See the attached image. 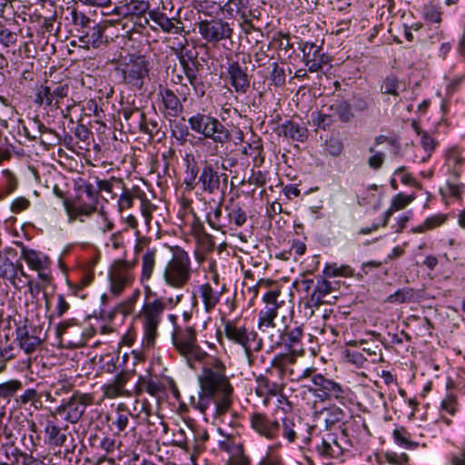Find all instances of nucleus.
<instances>
[{
  "instance_id": "nucleus-1",
  "label": "nucleus",
  "mask_w": 465,
  "mask_h": 465,
  "mask_svg": "<svg viewBox=\"0 0 465 465\" xmlns=\"http://www.w3.org/2000/svg\"><path fill=\"white\" fill-rule=\"evenodd\" d=\"M198 381L201 391L197 406L202 412H204L218 393L232 391V387L225 375V366L218 359H214L211 366L203 368Z\"/></svg>"
},
{
  "instance_id": "nucleus-2",
  "label": "nucleus",
  "mask_w": 465,
  "mask_h": 465,
  "mask_svg": "<svg viewBox=\"0 0 465 465\" xmlns=\"http://www.w3.org/2000/svg\"><path fill=\"white\" fill-rule=\"evenodd\" d=\"M223 327V334L226 339L234 345L241 347L247 356L252 351H259L262 349V339L253 330H249L244 325H239L236 320L221 318Z\"/></svg>"
},
{
  "instance_id": "nucleus-3",
  "label": "nucleus",
  "mask_w": 465,
  "mask_h": 465,
  "mask_svg": "<svg viewBox=\"0 0 465 465\" xmlns=\"http://www.w3.org/2000/svg\"><path fill=\"white\" fill-rule=\"evenodd\" d=\"M354 117L351 104L344 99L334 100L331 104H324L321 111L312 114L313 125L322 130H326L336 122L351 123Z\"/></svg>"
},
{
  "instance_id": "nucleus-4",
  "label": "nucleus",
  "mask_w": 465,
  "mask_h": 465,
  "mask_svg": "<svg viewBox=\"0 0 465 465\" xmlns=\"http://www.w3.org/2000/svg\"><path fill=\"white\" fill-rule=\"evenodd\" d=\"M201 37L212 45H222L223 48L231 50L233 45L234 29L232 24L223 18L202 20L198 24Z\"/></svg>"
},
{
  "instance_id": "nucleus-5",
  "label": "nucleus",
  "mask_w": 465,
  "mask_h": 465,
  "mask_svg": "<svg viewBox=\"0 0 465 465\" xmlns=\"http://www.w3.org/2000/svg\"><path fill=\"white\" fill-rule=\"evenodd\" d=\"M149 61L143 54L122 57L120 66L124 84L136 90L142 89L144 80L149 76Z\"/></svg>"
},
{
  "instance_id": "nucleus-6",
  "label": "nucleus",
  "mask_w": 465,
  "mask_h": 465,
  "mask_svg": "<svg viewBox=\"0 0 465 465\" xmlns=\"http://www.w3.org/2000/svg\"><path fill=\"white\" fill-rule=\"evenodd\" d=\"M176 351L192 369H196L195 364L207 357V353L197 344L195 329L193 326L185 327L183 331H179L176 327Z\"/></svg>"
},
{
  "instance_id": "nucleus-7",
  "label": "nucleus",
  "mask_w": 465,
  "mask_h": 465,
  "mask_svg": "<svg viewBox=\"0 0 465 465\" xmlns=\"http://www.w3.org/2000/svg\"><path fill=\"white\" fill-rule=\"evenodd\" d=\"M83 192L86 194L89 199V203H82L80 195H76L74 199H64V207L68 216L69 222H74L80 220L81 216L90 217L97 210V204L99 200V193L94 186L88 183L83 184Z\"/></svg>"
},
{
  "instance_id": "nucleus-8",
  "label": "nucleus",
  "mask_w": 465,
  "mask_h": 465,
  "mask_svg": "<svg viewBox=\"0 0 465 465\" xmlns=\"http://www.w3.org/2000/svg\"><path fill=\"white\" fill-rule=\"evenodd\" d=\"M94 401V397L89 393H83L76 391L64 403L51 411V417L64 415V419L72 424L77 423L83 417L87 406Z\"/></svg>"
},
{
  "instance_id": "nucleus-9",
  "label": "nucleus",
  "mask_w": 465,
  "mask_h": 465,
  "mask_svg": "<svg viewBox=\"0 0 465 465\" xmlns=\"http://www.w3.org/2000/svg\"><path fill=\"white\" fill-rule=\"evenodd\" d=\"M312 384L308 387V391L321 402L331 401L342 402L345 400L343 387L339 382L321 373L312 375Z\"/></svg>"
},
{
  "instance_id": "nucleus-10",
  "label": "nucleus",
  "mask_w": 465,
  "mask_h": 465,
  "mask_svg": "<svg viewBox=\"0 0 465 465\" xmlns=\"http://www.w3.org/2000/svg\"><path fill=\"white\" fill-rule=\"evenodd\" d=\"M67 430L68 426L59 427L57 417H51L50 413L45 426V441L51 446L63 447L65 451L73 450L74 449V440Z\"/></svg>"
},
{
  "instance_id": "nucleus-11",
  "label": "nucleus",
  "mask_w": 465,
  "mask_h": 465,
  "mask_svg": "<svg viewBox=\"0 0 465 465\" xmlns=\"http://www.w3.org/2000/svg\"><path fill=\"white\" fill-rule=\"evenodd\" d=\"M172 299L167 301L154 300L143 306L144 333L147 344L153 342L159 323V317L167 304H171Z\"/></svg>"
},
{
  "instance_id": "nucleus-12",
  "label": "nucleus",
  "mask_w": 465,
  "mask_h": 465,
  "mask_svg": "<svg viewBox=\"0 0 465 465\" xmlns=\"http://www.w3.org/2000/svg\"><path fill=\"white\" fill-rule=\"evenodd\" d=\"M299 49L302 53V62L310 73L322 71L331 62L330 56L322 51V46L315 43H300Z\"/></svg>"
},
{
  "instance_id": "nucleus-13",
  "label": "nucleus",
  "mask_w": 465,
  "mask_h": 465,
  "mask_svg": "<svg viewBox=\"0 0 465 465\" xmlns=\"http://www.w3.org/2000/svg\"><path fill=\"white\" fill-rule=\"evenodd\" d=\"M341 430V437L339 440L333 433H326L320 444L316 446L317 452L323 458H339L342 455L343 450L351 446V442L347 438L346 428L339 426Z\"/></svg>"
},
{
  "instance_id": "nucleus-14",
  "label": "nucleus",
  "mask_w": 465,
  "mask_h": 465,
  "mask_svg": "<svg viewBox=\"0 0 465 465\" xmlns=\"http://www.w3.org/2000/svg\"><path fill=\"white\" fill-rule=\"evenodd\" d=\"M134 263L125 261H116L110 272V290L114 295H119L126 286H128L134 280L131 269Z\"/></svg>"
},
{
  "instance_id": "nucleus-15",
  "label": "nucleus",
  "mask_w": 465,
  "mask_h": 465,
  "mask_svg": "<svg viewBox=\"0 0 465 465\" xmlns=\"http://www.w3.org/2000/svg\"><path fill=\"white\" fill-rule=\"evenodd\" d=\"M224 78L236 94H245L250 88L247 67L242 66L238 61L228 62Z\"/></svg>"
},
{
  "instance_id": "nucleus-16",
  "label": "nucleus",
  "mask_w": 465,
  "mask_h": 465,
  "mask_svg": "<svg viewBox=\"0 0 465 465\" xmlns=\"http://www.w3.org/2000/svg\"><path fill=\"white\" fill-rule=\"evenodd\" d=\"M40 332V330L24 324L16 328L15 341L18 342V346L21 350L26 354H30L44 341V338L39 335Z\"/></svg>"
},
{
  "instance_id": "nucleus-17",
  "label": "nucleus",
  "mask_w": 465,
  "mask_h": 465,
  "mask_svg": "<svg viewBox=\"0 0 465 465\" xmlns=\"http://www.w3.org/2000/svg\"><path fill=\"white\" fill-rule=\"evenodd\" d=\"M250 422L252 429L267 440H275L279 435V421L277 420L269 419L263 413H252L250 417Z\"/></svg>"
},
{
  "instance_id": "nucleus-18",
  "label": "nucleus",
  "mask_w": 465,
  "mask_h": 465,
  "mask_svg": "<svg viewBox=\"0 0 465 465\" xmlns=\"http://www.w3.org/2000/svg\"><path fill=\"white\" fill-rule=\"evenodd\" d=\"M181 208L178 212V219L180 223H176L181 232L183 234H198L202 230V224L196 215L193 213L190 202L182 200L180 202Z\"/></svg>"
},
{
  "instance_id": "nucleus-19",
  "label": "nucleus",
  "mask_w": 465,
  "mask_h": 465,
  "mask_svg": "<svg viewBox=\"0 0 465 465\" xmlns=\"http://www.w3.org/2000/svg\"><path fill=\"white\" fill-rule=\"evenodd\" d=\"M106 25L102 23L94 22L89 26L85 27L84 30H81L77 34L78 40L82 45V47L89 49V48H99L104 43L106 42L104 40V33L105 31Z\"/></svg>"
},
{
  "instance_id": "nucleus-20",
  "label": "nucleus",
  "mask_w": 465,
  "mask_h": 465,
  "mask_svg": "<svg viewBox=\"0 0 465 465\" xmlns=\"http://www.w3.org/2000/svg\"><path fill=\"white\" fill-rule=\"evenodd\" d=\"M302 337L303 330L302 326L285 327L284 331L280 333L278 340L272 342L276 345H283L289 351L304 352L302 343Z\"/></svg>"
},
{
  "instance_id": "nucleus-21",
  "label": "nucleus",
  "mask_w": 465,
  "mask_h": 465,
  "mask_svg": "<svg viewBox=\"0 0 465 465\" xmlns=\"http://www.w3.org/2000/svg\"><path fill=\"white\" fill-rule=\"evenodd\" d=\"M337 282H330L326 277H318L312 293L307 301L311 308H319L322 304L330 302L326 297L336 290Z\"/></svg>"
},
{
  "instance_id": "nucleus-22",
  "label": "nucleus",
  "mask_w": 465,
  "mask_h": 465,
  "mask_svg": "<svg viewBox=\"0 0 465 465\" xmlns=\"http://www.w3.org/2000/svg\"><path fill=\"white\" fill-rule=\"evenodd\" d=\"M223 15L226 21L233 19L239 22L247 16H254V12L249 0H225Z\"/></svg>"
},
{
  "instance_id": "nucleus-23",
  "label": "nucleus",
  "mask_w": 465,
  "mask_h": 465,
  "mask_svg": "<svg viewBox=\"0 0 465 465\" xmlns=\"http://www.w3.org/2000/svg\"><path fill=\"white\" fill-rule=\"evenodd\" d=\"M177 45H179V50L176 48V57L179 59L180 65L187 81L193 84L197 77V69L194 61L195 54L193 50H188L187 47L183 45V42H178Z\"/></svg>"
},
{
  "instance_id": "nucleus-24",
  "label": "nucleus",
  "mask_w": 465,
  "mask_h": 465,
  "mask_svg": "<svg viewBox=\"0 0 465 465\" xmlns=\"http://www.w3.org/2000/svg\"><path fill=\"white\" fill-rule=\"evenodd\" d=\"M271 375L263 376L260 375L257 379V388L256 393L260 397H275L277 395H282L283 389L285 387L284 381H282L278 378V380H272Z\"/></svg>"
},
{
  "instance_id": "nucleus-25",
  "label": "nucleus",
  "mask_w": 465,
  "mask_h": 465,
  "mask_svg": "<svg viewBox=\"0 0 465 465\" xmlns=\"http://www.w3.org/2000/svg\"><path fill=\"white\" fill-rule=\"evenodd\" d=\"M203 135L214 143H225L231 139L229 130L216 118L210 116L203 128Z\"/></svg>"
},
{
  "instance_id": "nucleus-26",
  "label": "nucleus",
  "mask_w": 465,
  "mask_h": 465,
  "mask_svg": "<svg viewBox=\"0 0 465 465\" xmlns=\"http://www.w3.org/2000/svg\"><path fill=\"white\" fill-rule=\"evenodd\" d=\"M127 375L125 373H119L114 378L102 387L104 396L108 399H115L122 396H129L130 393L125 390L127 382Z\"/></svg>"
},
{
  "instance_id": "nucleus-27",
  "label": "nucleus",
  "mask_w": 465,
  "mask_h": 465,
  "mask_svg": "<svg viewBox=\"0 0 465 465\" xmlns=\"http://www.w3.org/2000/svg\"><path fill=\"white\" fill-rule=\"evenodd\" d=\"M190 276V258L186 252L176 246V287L183 285Z\"/></svg>"
},
{
  "instance_id": "nucleus-28",
  "label": "nucleus",
  "mask_w": 465,
  "mask_h": 465,
  "mask_svg": "<svg viewBox=\"0 0 465 465\" xmlns=\"http://www.w3.org/2000/svg\"><path fill=\"white\" fill-rule=\"evenodd\" d=\"M21 258L26 262L31 270L35 272L45 268H49L51 263V261L47 256L26 247L22 248Z\"/></svg>"
},
{
  "instance_id": "nucleus-29",
  "label": "nucleus",
  "mask_w": 465,
  "mask_h": 465,
  "mask_svg": "<svg viewBox=\"0 0 465 465\" xmlns=\"http://www.w3.org/2000/svg\"><path fill=\"white\" fill-rule=\"evenodd\" d=\"M280 131L284 137L293 141L303 143L308 138L307 128L292 120L282 123L280 126Z\"/></svg>"
},
{
  "instance_id": "nucleus-30",
  "label": "nucleus",
  "mask_w": 465,
  "mask_h": 465,
  "mask_svg": "<svg viewBox=\"0 0 465 465\" xmlns=\"http://www.w3.org/2000/svg\"><path fill=\"white\" fill-rule=\"evenodd\" d=\"M203 189L209 193H213L219 190L220 175L211 165H206L199 177Z\"/></svg>"
},
{
  "instance_id": "nucleus-31",
  "label": "nucleus",
  "mask_w": 465,
  "mask_h": 465,
  "mask_svg": "<svg viewBox=\"0 0 465 465\" xmlns=\"http://www.w3.org/2000/svg\"><path fill=\"white\" fill-rule=\"evenodd\" d=\"M194 12L189 8H179L176 11V34L183 33V36L193 31Z\"/></svg>"
},
{
  "instance_id": "nucleus-32",
  "label": "nucleus",
  "mask_w": 465,
  "mask_h": 465,
  "mask_svg": "<svg viewBox=\"0 0 465 465\" xmlns=\"http://www.w3.org/2000/svg\"><path fill=\"white\" fill-rule=\"evenodd\" d=\"M191 438L192 439L187 438L184 431L180 429L176 431V447L181 448L184 454H189V460L193 465H197V453L194 448V437L193 434H191Z\"/></svg>"
},
{
  "instance_id": "nucleus-33",
  "label": "nucleus",
  "mask_w": 465,
  "mask_h": 465,
  "mask_svg": "<svg viewBox=\"0 0 465 465\" xmlns=\"http://www.w3.org/2000/svg\"><path fill=\"white\" fill-rule=\"evenodd\" d=\"M277 314L278 313L271 310L264 309L261 310L259 312L258 328L263 334L270 337L272 341H273V333H272V331L275 328L274 320Z\"/></svg>"
},
{
  "instance_id": "nucleus-34",
  "label": "nucleus",
  "mask_w": 465,
  "mask_h": 465,
  "mask_svg": "<svg viewBox=\"0 0 465 465\" xmlns=\"http://www.w3.org/2000/svg\"><path fill=\"white\" fill-rule=\"evenodd\" d=\"M322 413L324 414V425L328 431H331L334 426L340 424L345 417L343 410L336 405L324 408Z\"/></svg>"
},
{
  "instance_id": "nucleus-35",
  "label": "nucleus",
  "mask_w": 465,
  "mask_h": 465,
  "mask_svg": "<svg viewBox=\"0 0 465 465\" xmlns=\"http://www.w3.org/2000/svg\"><path fill=\"white\" fill-rule=\"evenodd\" d=\"M69 87L67 84L57 85L53 89L54 102L56 108L65 107L67 111L74 107L75 102L68 98Z\"/></svg>"
},
{
  "instance_id": "nucleus-36",
  "label": "nucleus",
  "mask_w": 465,
  "mask_h": 465,
  "mask_svg": "<svg viewBox=\"0 0 465 465\" xmlns=\"http://www.w3.org/2000/svg\"><path fill=\"white\" fill-rule=\"evenodd\" d=\"M225 0H202L199 3V12L203 15L213 17V19L219 18L218 16L223 13Z\"/></svg>"
},
{
  "instance_id": "nucleus-37",
  "label": "nucleus",
  "mask_w": 465,
  "mask_h": 465,
  "mask_svg": "<svg viewBox=\"0 0 465 465\" xmlns=\"http://www.w3.org/2000/svg\"><path fill=\"white\" fill-rule=\"evenodd\" d=\"M440 419L450 426L451 420L445 417L444 413L454 416L458 411V401L455 395L449 393L440 402Z\"/></svg>"
},
{
  "instance_id": "nucleus-38",
  "label": "nucleus",
  "mask_w": 465,
  "mask_h": 465,
  "mask_svg": "<svg viewBox=\"0 0 465 465\" xmlns=\"http://www.w3.org/2000/svg\"><path fill=\"white\" fill-rule=\"evenodd\" d=\"M201 297L203 299V302L204 305V310L207 312H210L214 309L216 304L219 302L220 294L213 291L212 286L209 283H205L201 285Z\"/></svg>"
},
{
  "instance_id": "nucleus-39",
  "label": "nucleus",
  "mask_w": 465,
  "mask_h": 465,
  "mask_svg": "<svg viewBox=\"0 0 465 465\" xmlns=\"http://www.w3.org/2000/svg\"><path fill=\"white\" fill-rule=\"evenodd\" d=\"M322 274L326 278H331V277H351L353 275V269L350 265L346 264H337L336 262L333 263H327L323 270Z\"/></svg>"
},
{
  "instance_id": "nucleus-40",
  "label": "nucleus",
  "mask_w": 465,
  "mask_h": 465,
  "mask_svg": "<svg viewBox=\"0 0 465 465\" xmlns=\"http://www.w3.org/2000/svg\"><path fill=\"white\" fill-rule=\"evenodd\" d=\"M372 104L371 95L368 92L354 93L351 96V108L358 113L368 111Z\"/></svg>"
},
{
  "instance_id": "nucleus-41",
  "label": "nucleus",
  "mask_w": 465,
  "mask_h": 465,
  "mask_svg": "<svg viewBox=\"0 0 465 465\" xmlns=\"http://www.w3.org/2000/svg\"><path fill=\"white\" fill-rule=\"evenodd\" d=\"M125 120L129 122V125L133 128H138L140 131L144 132L146 124L144 114L138 108L133 110H124L123 112Z\"/></svg>"
},
{
  "instance_id": "nucleus-42",
  "label": "nucleus",
  "mask_w": 465,
  "mask_h": 465,
  "mask_svg": "<svg viewBox=\"0 0 465 465\" xmlns=\"http://www.w3.org/2000/svg\"><path fill=\"white\" fill-rule=\"evenodd\" d=\"M304 352L289 351L288 353H279L275 355L271 361V368H285L293 366L297 357L303 355Z\"/></svg>"
},
{
  "instance_id": "nucleus-43",
  "label": "nucleus",
  "mask_w": 465,
  "mask_h": 465,
  "mask_svg": "<svg viewBox=\"0 0 465 465\" xmlns=\"http://www.w3.org/2000/svg\"><path fill=\"white\" fill-rule=\"evenodd\" d=\"M46 130L47 128L37 119H32L23 126L24 134L32 141L40 138Z\"/></svg>"
},
{
  "instance_id": "nucleus-44",
  "label": "nucleus",
  "mask_w": 465,
  "mask_h": 465,
  "mask_svg": "<svg viewBox=\"0 0 465 465\" xmlns=\"http://www.w3.org/2000/svg\"><path fill=\"white\" fill-rule=\"evenodd\" d=\"M416 292L412 288H402L387 297V302L391 303H403L415 301Z\"/></svg>"
},
{
  "instance_id": "nucleus-45",
  "label": "nucleus",
  "mask_w": 465,
  "mask_h": 465,
  "mask_svg": "<svg viewBox=\"0 0 465 465\" xmlns=\"http://www.w3.org/2000/svg\"><path fill=\"white\" fill-rule=\"evenodd\" d=\"M183 163L185 165L186 173V175L184 177V183L188 186H192L198 173L197 163L195 162L193 154L186 153L183 157Z\"/></svg>"
},
{
  "instance_id": "nucleus-46",
  "label": "nucleus",
  "mask_w": 465,
  "mask_h": 465,
  "mask_svg": "<svg viewBox=\"0 0 465 465\" xmlns=\"http://www.w3.org/2000/svg\"><path fill=\"white\" fill-rule=\"evenodd\" d=\"M446 220V217L442 214H436L428 217L423 223L413 227L411 232L414 233H422L427 231L432 230L440 225H441Z\"/></svg>"
},
{
  "instance_id": "nucleus-47",
  "label": "nucleus",
  "mask_w": 465,
  "mask_h": 465,
  "mask_svg": "<svg viewBox=\"0 0 465 465\" xmlns=\"http://www.w3.org/2000/svg\"><path fill=\"white\" fill-rule=\"evenodd\" d=\"M70 15L72 23L74 25L77 34L95 22V20L91 19L84 13L78 11L75 7L71 9Z\"/></svg>"
},
{
  "instance_id": "nucleus-48",
  "label": "nucleus",
  "mask_w": 465,
  "mask_h": 465,
  "mask_svg": "<svg viewBox=\"0 0 465 465\" xmlns=\"http://www.w3.org/2000/svg\"><path fill=\"white\" fill-rule=\"evenodd\" d=\"M392 436L394 441L405 449H414L418 446V443L410 440V433L403 427L393 430Z\"/></svg>"
},
{
  "instance_id": "nucleus-49",
  "label": "nucleus",
  "mask_w": 465,
  "mask_h": 465,
  "mask_svg": "<svg viewBox=\"0 0 465 465\" xmlns=\"http://www.w3.org/2000/svg\"><path fill=\"white\" fill-rule=\"evenodd\" d=\"M232 391H222L212 400L215 405V412L217 415L224 414L231 406V394Z\"/></svg>"
},
{
  "instance_id": "nucleus-50",
  "label": "nucleus",
  "mask_w": 465,
  "mask_h": 465,
  "mask_svg": "<svg viewBox=\"0 0 465 465\" xmlns=\"http://www.w3.org/2000/svg\"><path fill=\"white\" fill-rule=\"evenodd\" d=\"M142 276L149 279L152 276L155 262V251L147 250L142 258Z\"/></svg>"
},
{
  "instance_id": "nucleus-51",
  "label": "nucleus",
  "mask_w": 465,
  "mask_h": 465,
  "mask_svg": "<svg viewBox=\"0 0 465 465\" xmlns=\"http://www.w3.org/2000/svg\"><path fill=\"white\" fill-rule=\"evenodd\" d=\"M35 102L39 105H54L53 90L46 85H41L35 94Z\"/></svg>"
},
{
  "instance_id": "nucleus-52",
  "label": "nucleus",
  "mask_w": 465,
  "mask_h": 465,
  "mask_svg": "<svg viewBox=\"0 0 465 465\" xmlns=\"http://www.w3.org/2000/svg\"><path fill=\"white\" fill-rule=\"evenodd\" d=\"M272 70L270 72V82L271 84L275 87H282L286 83L285 71L282 67H280L277 62H273L271 64Z\"/></svg>"
},
{
  "instance_id": "nucleus-53",
  "label": "nucleus",
  "mask_w": 465,
  "mask_h": 465,
  "mask_svg": "<svg viewBox=\"0 0 465 465\" xmlns=\"http://www.w3.org/2000/svg\"><path fill=\"white\" fill-rule=\"evenodd\" d=\"M400 84V81L396 76L389 75L382 81L381 85V92L384 94L398 96Z\"/></svg>"
},
{
  "instance_id": "nucleus-54",
  "label": "nucleus",
  "mask_w": 465,
  "mask_h": 465,
  "mask_svg": "<svg viewBox=\"0 0 465 465\" xmlns=\"http://www.w3.org/2000/svg\"><path fill=\"white\" fill-rule=\"evenodd\" d=\"M22 389V382L17 380H11L0 384V398L7 399L14 396L16 391Z\"/></svg>"
},
{
  "instance_id": "nucleus-55",
  "label": "nucleus",
  "mask_w": 465,
  "mask_h": 465,
  "mask_svg": "<svg viewBox=\"0 0 465 465\" xmlns=\"http://www.w3.org/2000/svg\"><path fill=\"white\" fill-rule=\"evenodd\" d=\"M252 19H258V16L254 14V16H247L238 22L239 28L246 37H249L254 32L260 33L262 35V30L253 25Z\"/></svg>"
},
{
  "instance_id": "nucleus-56",
  "label": "nucleus",
  "mask_w": 465,
  "mask_h": 465,
  "mask_svg": "<svg viewBox=\"0 0 465 465\" xmlns=\"http://www.w3.org/2000/svg\"><path fill=\"white\" fill-rule=\"evenodd\" d=\"M17 269L8 258L0 260V277L13 280L16 276Z\"/></svg>"
},
{
  "instance_id": "nucleus-57",
  "label": "nucleus",
  "mask_w": 465,
  "mask_h": 465,
  "mask_svg": "<svg viewBox=\"0 0 465 465\" xmlns=\"http://www.w3.org/2000/svg\"><path fill=\"white\" fill-rule=\"evenodd\" d=\"M282 437L291 443L294 442L297 438V432L293 420L289 417H285L282 420Z\"/></svg>"
},
{
  "instance_id": "nucleus-58",
  "label": "nucleus",
  "mask_w": 465,
  "mask_h": 465,
  "mask_svg": "<svg viewBox=\"0 0 465 465\" xmlns=\"http://www.w3.org/2000/svg\"><path fill=\"white\" fill-rule=\"evenodd\" d=\"M271 376H276L283 381L284 376H287L291 381H295L294 378L297 377L298 372L295 371L292 366H286L285 368H272L267 371Z\"/></svg>"
},
{
  "instance_id": "nucleus-59",
  "label": "nucleus",
  "mask_w": 465,
  "mask_h": 465,
  "mask_svg": "<svg viewBox=\"0 0 465 465\" xmlns=\"http://www.w3.org/2000/svg\"><path fill=\"white\" fill-rule=\"evenodd\" d=\"M220 450L232 453V456L242 452V449L240 445L236 444L231 436H226L223 440L218 441Z\"/></svg>"
},
{
  "instance_id": "nucleus-60",
  "label": "nucleus",
  "mask_w": 465,
  "mask_h": 465,
  "mask_svg": "<svg viewBox=\"0 0 465 465\" xmlns=\"http://www.w3.org/2000/svg\"><path fill=\"white\" fill-rule=\"evenodd\" d=\"M423 14L426 21L437 24L441 23V12L440 7L434 5H426L424 6Z\"/></svg>"
},
{
  "instance_id": "nucleus-61",
  "label": "nucleus",
  "mask_w": 465,
  "mask_h": 465,
  "mask_svg": "<svg viewBox=\"0 0 465 465\" xmlns=\"http://www.w3.org/2000/svg\"><path fill=\"white\" fill-rule=\"evenodd\" d=\"M52 389L55 396H62L73 389V383L68 379H60L52 383Z\"/></svg>"
},
{
  "instance_id": "nucleus-62",
  "label": "nucleus",
  "mask_w": 465,
  "mask_h": 465,
  "mask_svg": "<svg viewBox=\"0 0 465 465\" xmlns=\"http://www.w3.org/2000/svg\"><path fill=\"white\" fill-rule=\"evenodd\" d=\"M209 117H210L209 115L197 114L195 115L189 117L188 123L190 124L192 130L195 131L198 134H203V128L207 122V118H209Z\"/></svg>"
},
{
  "instance_id": "nucleus-63",
  "label": "nucleus",
  "mask_w": 465,
  "mask_h": 465,
  "mask_svg": "<svg viewBox=\"0 0 465 465\" xmlns=\"http://www.w3.org/2000/svg\"><path fill=\"white\" fill-rule=\"evenodd\" d=\"M414 200V196L412 194L411 195H405L401 193L396 194L391 201V206L395 211H400L404 209L407 205H409L412 201Z\"/></svg>"
},
{
  "instance_id": "nucleus-64",
  "label": "nucleus",
  "mask_w": 465,
  "mask_h": 465,
  "mask_svg": "<svg viewBox=\"0 0 465 465\" xmlns=\"http://www.w3.org/2000/svg\"><path fill=\"white\" fill-rule=\"evenodd\" d=\"M230 220L237 226H242L247 221L246 213L239 206L234 205L229 213Z\"/></svg>"
}]
</instances>
